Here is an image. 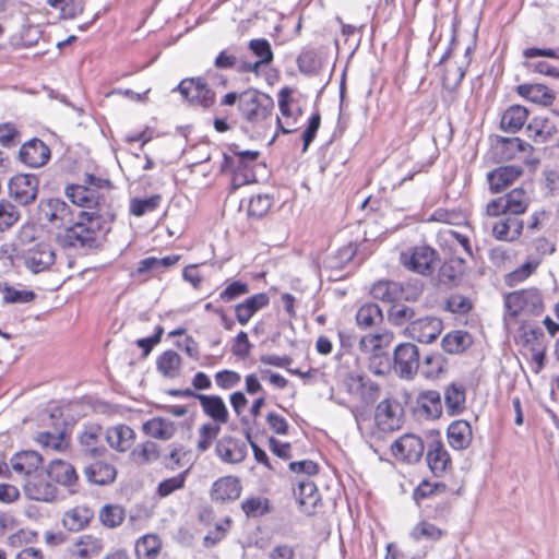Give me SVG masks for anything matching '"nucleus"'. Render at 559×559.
Here are the masks:
<instances>
[{"label": "nucleus", "instance_id": "obj_50", "mask_svg": "<svg viewBox=\"0 0 559 559\" xmlns=\"http://www.w3.org/2000/svg\"><path fill=\"white\" fill-rule=\"evenodd\" d=\"M98 518L104 526L115 528L122 524L126 513L123 508L118 504H105L100 509Z\"/></svg>", "mask_w": 559, "mask_h": 559}, {"label": "nucleus", "instance_id": "obj_34", "mask_svg": "<svg viewBox=\"0 0 559 559\" xmlns=\"http://www.w3.org/2000/svg\"><path fill=\"white\" fill-rule=\"evenodd\" d=\"M473 344V336L462 330H455L447 333L441 340L442 349L451 355L464 353Z\"/></svg>", "mask_w": 559, "mask_h": 559}, {"label": "nucleus", "instance_id": "obj_61", "mask_svg": "<svg viewBox=\"0 0 559 559\" xmlns=\"http://www.w3.org/2000/svg\"><path fill=\"white\" fill-rule=\"evenodd\" d=\"M20 212L9 201H0V231L12 227L19 219Z\"/></svg>", "mask_w": 559, "mask_h": 559}, {"label": "nucleus", "instance_id": "obj_53", "mask_svg": "<svg viewBox=\"0 0 559 559\" xmlns=\"http://www.w3.org/2000/svg\"><path fill=\"white\" fill-rule=\"evenodd\" d=\"M159 457L158 447L153 441H146L138 445L131 452V459L139 465L156 461Z\"/></svg>", "mask_w": 559, "mask_h": 559}, {"label": "nucleus", "instance_id": "obj_7", "mask_svg": "<svg viewBox=\"0 0 559 559\" xmlns=\"http://www.w3.org/2000/svg\"><path fill=\"white\" fill-rule=\"evenodd\" d=\"M174 91H178L190 104L204 108L211 107L215 102V93L202 78L183 79Z\"/></svg>", "mask_w": 559, "mask_h": 559}, {"label": "nucleus", "instance_id": "obj_25", "mask_svg": "<svg viewBox=\"0 0 559 559\" xmlns=\"http://www.w3.org/2000/svg\"><path fill=\"white\" fill-rule=\"evenodd\" d=\"M516 93L527 100L542 105L550 106L556 99V93L548 86L538 83H525L516 86Z\"/></svg>", "mask_w": 559, "mask_h": 559}, {"label": "nucleus", "instance_id": "obj_24", "mask_svg": "<svg viewBox=\"0 0 559 559\" xmlns=\"http://www.w3.org/2000/svg\"><path fill=\"white\" fill-rule=\"evenodd\" d=\"M523 228L524 223L519 216L504 215L492 226V235L498 240L512 242L520 238Z\"/></svg>", "mask_w": 559, "mask_h": 559}, {"label": "nucleus", "instance_id": "obj_48", "mask_svg": "<svg viewBox=\"0 0 559 559\" xmlns=\"http://www.w3.org/2000/svg\"><path fill=\"white\" fill-rule=\"evenodd\" d=\"M417 318L415 308L406 305L403 301L396 300L388 310V321L396 326H402L407 323L411 324Z\"/></svg>", "mask_w": 559, "mask_h": 559}, {"label": "nucleus", "instance_id": "obj_12", "mask_svg": "<svg viewBox=\"0 0 559 559\" xmlns=\"http://www.w3.org/2000/svg\"><path fill=\"white\" fill-rule=\"evenodd\" d=\"M39 180L35 175L20 174L9 181V193L17 203L27 205L35 201Z\"/></svg>", "mask_w": 559, "mask_h": 559}, {"label": "nucleus", "instance_id": "obj_43", "mask_svg": "<svg viewBox=\"0 0 559 559\" xmlns=\"http://www.w3.org/2000/svg\"><path fill=\"white\" fill-rule=\"evenodd\" d=\"M532 150V146L520 138H499L496 144V152L501 159L511 160L518 153Z\"/></svg>", "mask_w": 559, "mask_h": 559}, {"label": "nucleus", "instance_id": "obj_52", "mask_svg": "<svg viewBox=\"0 0 559 559\" xmlns=\"http://www.w3.org/2000/svg\"><path fill=\"white\" fill-rule=\"evenodd\" d=\"M160 542L156 535L142 536L135 544V554L139 559H153L159 551Z\"/></svg>", "mask_w": 559, "mask_h": 559}, {"label": "nucleus", "instance_id": "obj_3", "mask_svg": "<svg viewBox=\"0 0 559 559\" xmlns=\"http://www.w3.org/2000/svg\"><path fill=\"white\" fill-rule=\"evenodd\" d=\"M239 109L248 122L255 124L271 116L274 100L266 94L251 90L240 95Z\"/></svg>", "mask_w": 559, "mask_h": 559}, {"label": "nucleus", "instance_id": "obj_39", "mask_svg": "<svg viewBox=\"0 0 559 559\" xmlns=\"http://www.w3.org/2000/svg\"><path fill=\"white\" fill-rule=\"evenodd\" d=\"M526 132L533 141L545 143L557 132V128L547 117L537 116L527 124Z\"/></svg>", "mask_w": 559, "mask_h": 559}, {"label": "nucleus", "instance_id": "obj_30", "mask_svg": "<svg viewBox=\"0 0 559 559\" xmlns=\"http://www.w3.org/2000/svg\"><path fill=\"white\" fill-rule=\"evenodd\" d=\"M24 489L29 499L37 501H52L57 496L56 486L37 476H31Z\"/></svg>", "mask_w": 559, "mask_h": 559}, {"label": "nucleus", "instance_id": "obj_58", "mask_svg": "<svg viewBox=\"0 0 559 559\" xmlns=\"http://www.w3.org/2000/svg\"><path fill=\"white\" fill-rule=\"evenodd\" d=\"M439 241L440 243H449L451 246L460 245L463 250L472 255V248L469 243V239L467 236H464L451 228L442 229L439 233Z\"/></svg>", "mask_w": 559, "mask_h": 559}, {"label": "nucleus", "instance_id": "obj_13", "mask_svg": "<svg viewBox=\"0 0 559 559\" xmlns=\"http://www.w3.org/2000/svg\"><path fill=\"white\" fill-rule=\"evenodd\" d=\"M392 454L402 461H405L407 463H416L418 462L425 451V445L421 440L416 435L413 433H405L391 447Z\"/></svg>", "mask_w": 559, "mask_h": 559}, {"label": "nucleus", "instance_id": "obj_1", "mask_svg": "<svg viewBox=\"0 0 559 559\" xmlns=\"http://www.w3.org/2000/svg\"><path fill=\"white\" fill-rule=\"evenodd\" d=\"M104 223V213L80 212V221L69 224L63 233L58 235V241L64 248L82 250L98 248Z\"/></svg>", "mask_w": 559, "mask_h": 559}, {"label": "nucleus", "instance_id": "obj_16", "mask_svg": "<svg viewBox=\"0 0 559 559\" xmlns=\"http://www.w3.org/2000/svg\"><path fill=\"white\" fill-rule=\"evenodd\" d=\"M278 108L281 111V117H276V126L277 130L283 134H289L297 130V119L300 116V110L297 109L294 111L290 108V90L285 87L282 88L278 93Z\"/></svg>", "mask_w": 559, "mask_h": 559}, {"label": "nucleus", "instance_id": "obj_46", "mask_svg": "<svg viewBox=\"0 0 559 559\" xmlns=\"http://www.w3.org/2000/svg\"><path fill=\"white\" fill-rule=\"evenodd\" d=\"M370 293L374 299L392 305L403 293V285L393 281H379L373 284Z\"/></svg>", "mask_w": 559, "mask_h": 559}, {"label": "nucleus", "instance_id": "obj_35", "mask_svg": "<svg viewBox=\"0 0 559 559\" xmlns=\"http://www.w3.org/2000/svg\"><path fill=\"white\" fill-rule=\"evenodd\" d=\"M198 400L205 415L211 417L216 423H227L228 409L221 396L201 394L198 396Z\"/></svg>", "mask_w": 559, "mask_h": 559}, {"label": "nucleus", "instance_id": "obj_26", "mask_svg": "<svg viewBox=\"0 0 559 559\" xmlns=\"http://www.w3.org/2000/svg\"><path fill=\"white\" fill-rule=\"evenodd\" d=\"M270 302V298L265 293L255 294L245 301L236 305L235 316L237 321L245 325L261 309L265 308Z\"/></svg>", "mask_w": 559, "mask_h": 559}, {"label": "nucleus", "instance_id": "obj_62", "mask_svg": "<svg viewBox=\"0 0 559 559\" xmlns=\"http://www.w3.org/2000/svg\"><path fill=\"white\" fill-rule=\"evenodd\" d=\"M188 473H189V469H186L185 472H182L174 477H170V478H167V479H164L163 481H160L157 487V493L160 497H167V496L171 495L173 492H175L176 490L183 488Z\"/></svg>", "mask_w": 559, "mask_h": 559}, {"label": "nucleus", "instance_id": "obj_15", "mask_svg": "<svg viewBox=\"0 0 559 559\" xmlns=\"http://www.w3.org/2000/svg\"><path fill=\"white\" fill-rule=\"evenodd\" d=\"M347 391L357 394L367 404H373L380 397V386L374 381L357 373H350L346 378Z\"/></svg>", "mask_w": 559, "mask_h": 559}, {"label": "nucleus", "instance_id": "obj_45", "mask_svg": "<svg viewBox=\"0 0 559 559\" xmlns=\"http://www.w3.org/2000/svg\"><path fill=\"white\" fill-rule=\"evenodd\" d=\"M143 430L152 438L169 440L176 431L175 424L166 418L154 417L143 425Z\"/></svg>", "mask_w": 559, "mask_h": 559}, {"label": "nucleus", "instance_id": "obj_49", "mask_svg": "<svg viewBox=\"0 0 559 559\" xmlns=\"http://www.w3.org/2000/svg\"><path fill=\"white\" fill-rule=\"evenodd\" d=\"M100 435V427L94 426L84 430L80 436V444L83 448V451L91 455L92 457H99L105 452L106 449L103 447H98V439Z\"/></svg>", "mask_w": 559, "mask_h": 559}, {"label": "nucleus", "instance_id": "obj_2", "mask_svg": "<svg viewBox=\"0 0 559 559\" xmlns=\"http://www.w3.org/2000/svg\"><path fill=\"white\" fill-rule=\"evenodd\" d=\"M109 181L87 175L84 185H69L66 188L67 198L75 205L103 213L106 206Z\"/></svg>", "mask_w": 559, "mask_h": 559}, {"label": "nucleus", "instance_id": "obj_42", "mask_svg": "<svg viewBox=\"0 0 559 559\" xmlns=\"http://www.w3.org/2000/svg\"><path fill=\"white\" fill-rule=\"evenodd\" d=\"M156 367L163 377L177 378L181 370V357L175 350H166L157 357Z\"/></svg>", "mask_w": 559, "mask_h": 559}, {"label": "nucleus", "instance_id": "obj_23", "mask_svg": "<svg viewBox=\"0 0 559 559\" xmlns=\"http://www.w3.org/2000/svg\"><path fill=\"white\" fill-rule=\"evenodd\" d=\"M109 447L118 452L130 450L135 441V432L128 425L120 424L109 427L105 433Z\"/></svg>", "mask_w": 559, "mask_h": 559}, {"label": "nucleus", "instance_id": "obj_60", "mask_svg": "<svg viewBox=\"0 0 559 559\" xmlns=\"http://www.w3.org/2000/svg\"><path fill=\"white\" fill-rule=\"evenodd\" d=\"M272 206V199L267 194H258L250 199L248 205V215L250 217H263Z\"/></svg>", "mask_w": 559, "mask_h": 559}, {"label": "nucleus", "instance_id": "obj_36", "mask_svg": "<svg viewBox=\"0 0 559 559\" xmlns=\"http://www.w3.org/2000/svg\"><path fill=\"white\" fill-rule=\"evenodd\" d=\"M93 516L94 512L91 508L76 506L64 513L63 526L69 531L78 532L87 526Z\"/></svg>", "mask_w": 559, "mask_h": 559}, {"label": "nucleus", "instance_id": "obj_64", "mask_svg": "<svg viewBox=\"0 0 559 559\" xmlns=\"http://www.w3.org/2000/svg\"><path fill=\"white\" fill-rule=\"evenodd\" d=\"M249 293V285L247 283L235 281L226 286L219 294V299L224 302L233 301L240 296Z\"/></svg>", "mask_w": 559, "mask_h": 559}, {"label": "nucleus", "instance_id": "obj_4", "mask_svg": "<svg viewBox=\"0 0 559 559\" xmlns=\"http://www.w3.org/2000/svg\"><path fill=\"white\" fill-rule=\"evenodd\" d=\"M531 204V198L523 188H515L496 200H491L486 206L489 216L514 215L520 216L526 212Z\"/></svg>", "mask_w": 559, "mask_h": 559}, {"label": "nucleus", "instance_id": "obj_8", "mask_svg": "<svg viewBox=\"0 0 559 559\" xmlns=\"http://www.w3.org/2000/svg\"><path fill=\"white\" fill-rule=\"evenodd\" d=\"M38 217L41 222L53 228H63L72 223L71 207L60 199H48L40 201Z\"/></svg>", "mask_w": 559, "mask_h": 559}, {"label": "nucleus", "instance_id": "obj_9", "mask_svg": "<svg viewBox=\"0 0 559 559\" xmlns=\"http://www.w3.org/2000/svg\"><path fill=\"white\" fill-rule=\"evenodd\" d=\"M443 330L441 319L433 316L417 317L404 332L406 336L419 343L430 344L437 340Z\"/></svg>", "mask_w": 559, "mask_h": 559}, {"label": "nucleus", "instance_id": "obj_51", "mask_svg": "<svg viewBox=\"0 0 559 559\" xmlns=\"http://www.w3.org/2000/svg\"><path fill=\"white\" fill-rule=\"evenodd\" d=\"M0 292L4 304H28L36 297L32 290L16 289L7 283H0Z\"/></svg>", "mask_w": 559, "mask_h": 559}, {"label": "nucleus", "instance_id": "obj_18", "mask_svg": "<svg viewBox=\"0 0 559 559\" xmlns=\"http://www.w3.org/2000/svg\"><path fill=\"white\" fill-rule=\"evenodd\" d=\"M426 459L431 473L437 477L442 476L452 466L450 454L440 440L428 443Z\"/></svg>", "mask_w": 559, "mask_h": 559}, {"label": "nucleus", "instance_id": "obj_19", "mask_svg": "<svg viewBox=\"0 0 559 559\" xmlns=\"http://www.w3.org/2000/svg\"><path fill=\"white\" fill-rule=\"evenodd\" d=\"M294 495L301 512L307 515H312L321 500L316 484L309 478L298 480V486L294 490Z\"/></svg>", "mask_w": 559, "mask_h": 559}, {"label": "nucleus", "instance_id": "obj_40", "mask_svg": "<svg viewBox=\"0 0 559 559\" xmlns=\"http://www.w3.org/2000/svg\"><path fill=\"white\" fill-rule=\"evenodd\" d=\"M528 118V110L521 105L509 107L502 115L500 126L506 132L514 133L522 129Z\"/></svg>", "mask_w": 559, "mask_h": 559}, {"label": "nucleus", "instance_id": "obj_57", "mask_svg": "<svg viewBox=\"0 0 559 559\" xmlns=\"http://www.w3.org/2000/svg\"><path fill=\"white\" fill-rule=\"evenodd\" d=\"M221 431V427L213 423L204 424L199 429V440L197 448L200 452H205L210 449L212 442L216 439Z\"/></svg>", "mask_w": 559, "mask_h": 559}, {"label": "nucleus", "instance_id": "obj_31", "mask_svg": "<svg viewBox=\"0 0 559 559\" xmlns=\"http://www.w3.org/2000/svg\"><path fill=\"white\" fill-rule=\"evenodd\" d=\"M41 462V455L35 451L19 452L10 460L11 467L16 474L29 477L38 469Z\"/></svg>", "mask_w": 559, "mask_h": 559}, {"label": "nucleus", "instance_id": "obj_55", "mask_svg": "<svg viewBox=\"0 0 559 559\" xmlns=\"http://www.w3.org/2000/svg\"><path fill=\"white\" fill-rule=\"evenodd\" d=\"M241 509L248 518H259L270 511L269 500L262 497H250L242 501Z\"/></svg>", "mask_w": 559, "mask_h": 559}, {"label": "nucleus", "instance_id": "obj_37", "mask_svg": "<svg viewBox=\"0 0 559 559\" xmlns=\"http://www.w3.org/2000/svg\"><path fill=\"white\" fill-rule=\"evenodd\" d=\"M417 407L427 418L437 419L442 414V401L438 391L428 390L419 393Z\"/></svg>", "mask_w": 559, "mask_h": 559}, {"label": "nucleus", "instance_id": "obj_6", "mask_svg": "<svg viewBox=\"0 0 559 559\" xmlns=\"http://www.w3.org/2000/svg\"><path fill=\"white\" fill-rule=\"evenodd\" d=\"M25 266L34 274L49 270L56 260L52 246L46 241H38L22 250Z\"/></svg>", "mask_w": 559, "mask_h": 559}, {"label": "nucleus", "instance_id": "obj_41", "mask_svg": "<svg viewBox=\"0 0 559 559\" xmlns=\"http://www.w3.org/2000/svg\"><path fill=\"white\" fill-rule=\"evenodd\" d=\"M250 50L259 58L254 63L243 66V70L255 72L262 64H270L273 61V51L270 43L264 38L252 39L249 43Z\"/></svg>", "mask_w": 559, "mask_h": 559}, {"label": "nucleus", "instance_id": "obj_11", "mask_svg": "<svg viewBox=\"0 0 559 559\" xmlns=\"http://www.w3.org/2000/svg\"><path fill=\"white\" fill-rule=\"evenodd\" d=\"M378 428L384 432H392L402 427L403 408L396 400L385 399L381 401L374 414Z\"/></svg>", "mask_w": 559, "mask_h": 559}, {"label": "nucleus", "instance_id": "obj_47", "mask_svg": "<svg viewBox=\"0 0 559 559\" xmlns=\"http://www.w3.org/2000/svg\"><path fill=\"white\" fill-rule=\"evenodd\" d=\"M383 321V313L377 304H365L356 313V323L360 329H371Z\"/></svg>", "mask_w": 559, "mask_h": 559}, {"label": "nucleus", "instance_id": "obj_27", "mask_svg": "<svg viewBox=\"0 0 559 559\" xmlns=\"http://www.w3.org/2000/svg\"><path fill=\"white\" fill-rule=\"evenodd\" d=\"M466 270V261L460 257L447 259L439 269L438 281L445 286L455 285Z\"/></svg>", "mask_w": 559, "mask_h": 559}, {"label": "nucleus", "instance_id": "obj_5", "mask_svg": "<svg viewBox=\"0 0 559 559\" xmlns=\"http://www.w3.org/2000/svg\"><path fill=\"white\" fill-rule=\"evenodd\" d=\"M437 252L427 245H419L409 248L401 253V262L408 270L421 275H429L433 271V263L437 260Z\"/></svg>", "mask_w": 559, "mask_h": 559}, {"label": "nucleus", "instance_id": "obj_20", "mask_svg": "<svg viewBox=\"0 0 559 559\" xmlns=\"http://www.w3.org/2000/svg\"><path fill=\"white\" fill-rule=\"evenodd\" d=\"M48 477L57 484L64 486L72 491L78 485L79 476L72 464L62 460H53L47 467Z\"/></svg>", "mask_w": 559, "mask_h": 559}, {"label": "nucleus", "instance_id": "obj_28", "mask_svg": "<svg viewBox=\"0 0 559 559\" xmlns=\"http://www.w3.org/2000/svg\"><path fill=\"white\" fill-rule=\"evenodd\" d=\"M104 550V542L90 534L80 536L73 545L72 556L78 559H93Z\"/></svg>", "mask_w": 559, "mask_h": 559}, {"label": "nucleus", "instance_id": "obj_59", "mask_svg": "<svg viewBox=\"0 0 559 559\" xmlns=\"http://www.w3.org/2000/svg\"><path fill=\"white\" fill-rule=\"evenodd\" d=\"M439 241L440 243H449L451 246L460 245L463 250L472 255V248L469 243V239L467 236H464L451 228L442 229L439 233Z\"/></svg>", "mask_w": 559, "mask_h": 559}, {"label": "nucleus", "instance_id": "obj_29", "mask_svg": "<svg viewBox=\"0 0 559 559\" xmlns=\"http://www.w3.org/2000/svg\"><path fill=\"white\" fill-rule=\"evenodd\" d=\"M448 442L454 450L468 448L473 439L472 427L466 420H455L448 427Z\"/></svg>", "mask_w": 559, "mask_h": 559}, {"label": "nucleus", "instance_id": "obj_17", "mask_svg": "<svg viewBox=\"0 0 559 559\" xmlns=\"http://www.w3.org/2000/svg\"><path fill=\"white\" fill-rule=\"evenodd\" d=\"M19 157L25 165L37 168L49 160L50 150L41 140L32 139L21 146Z\"/></svg>", "mask_w": 559, "mask_h": 559}, {"label": "nucleus", "instance_id": "obj_33", "mask_svg": "<svg viewBox=\"0 0 559 559\" xmlns=\"http://www.w3.org/2000/svg\"><path fill=\"white\" fill-rule=\"evenodd\" d=\"M87 480L95 485H108L115 481L117 469L112 464L97 461L84 469Z\"/></svg>", "mask_w": 559, "mask_h": 559}, {"label": "nucleus", "instance_id": "obj_32", "mask_svg": "<svg viewBox=\"0 0 559 559\" xmlns=\"http://www.w3.org/2000/svg\"><path fill=\"white\" fill-rule=\"evenodd\" d=\"M221 170L223 173H233L231 185L234 189L255 181V174L253 171L252 163H241L240 165L233 163V165H229L227 164V154H224V160L221 166Z\"/></svg>", "mask_w": 559, "mask_h": 559}, {"label": "nucleus", "instance_id": "obj_22", "mask_svg": "<svg viewBox=\"0 0 559 559\" xmlns=\"http://www.w3.org/2000/svg\"><path fill=\"white\" fill-rule=\"evenodd\" d=\"M523 169L520 166H501L487 174V180L491 192L498 193L512 185L521 175Z\"/></svg>", "mask_w": 559, "mask_h": 559}, {"label": "nucleus", "instance_id": "obj_56", "mask_svg": "<svg viewBox=\"0 0 559 559\" xmlns=\"http://www.w3.org/2000/svg\"><path fill=\"white\" fill-rule=\"evenodd\" d=\"M411 536L414 540H420L423 538L439 540L443 536V532L435 524L423 521L414 526L411 532Z\"/></svg>", "mask_w": 559, "mask_h": 559}, {"label": "nucleus", "instance_id": "obj_54", "mask_svg": "<svg viewBox=\"0 0 559 559\" xmlns=\"http://www.w3.org/2000/svg\"><path fill=\"white\" fill-rule=\"evenodd\" d=\"M162 201L159 194L151 195L145 199H132L130 202V213L134 216H143L146 213L155 211Z\"/></svg>", "mask_w": 559, "mask_h": 559}, {"label": "nucleus", "instance_id": "obj_38", "mask_svg": "<svg viewBox=\"0 0 559 559\" xmlns=\"http://www.w3.org/2000/svg\"><path fill=\"white\" fill-rule=\"evenodd\" d=\"M466 391L464 385L451 383L444 390V404L450 416L461 414L465 409Z\"/></svg>", "mask_w": 559, "mask_h": 559}, {"label": "nucleus", "instance_id": "obj_21", "mask_svg": "<svg viewBox=\"0 0 559 559\" xmlns=\"http://www.w3.org/2000/svg\"><path fill=\"white\" fill-rule=\"evenodd\" d=\"M242 486L235 476H224L214 481L211 489V498L214 501L226 502L240 497Z\"/></svg>", "mask_w": 559, "mask_h": 559}, {"label": "nucleus", "instance_id": "obj_44", "mask_svg": "<svg viewBox=\"0 0 559 559\" xmlns=\"http://www.w3.org/2000/svg\"><path fill=\"white\" fill-rule=\"evenodd\" d=\"M218 457L226 463H239L245 459V453L238 442L231 437L221 438L215 447Z\"/></svg>", "mask_w": 559, "mask_h": 559}, {"label": "nucleus", "instance_id": "obj_63", "mask_svg": "<svg viewBox=\"0 0 559 559\" xmlns=\"http://www.w3.org/2000/svg\"><path fill=\"white\" fill-rule=\"evenodd\" d=\"M473 308V304L469 298L461 295L453 294L447 300L445 309L452 313L465 314Z\"/></svg>", "mask_w": 559, "mask_h": 559}, {"label": "nucleus", "instance_id": "obj_14", "mask_svg": "<svg viewBox=\"0 0 559 559\" xmlns=\"http://www.w3.org/2000/svg\"><path fill=\"white\" fill-rule=\"evenodd\" d=\"M506 308L512 317L523 310L534 311L542 307V298L536 289H523L510 293L504 300Z\"/></svg>", "mask_w": 559, "mask_h": 559}, {"label": "nucleus", "instance_id": "obj_10", "mask_svg": "<svg viewBox=\"0 0 559 559\" xmlns=\"http://www.w3.org/2000/svg\"><path fill=\"white\" fill-rule=\"evenodd\" d=\"M394 369L403 379H412L419 368L418 347L413 343H402L394 349Z\"/></svg>", "mask_w": 559, "mask_h": 559}]
</instances>
